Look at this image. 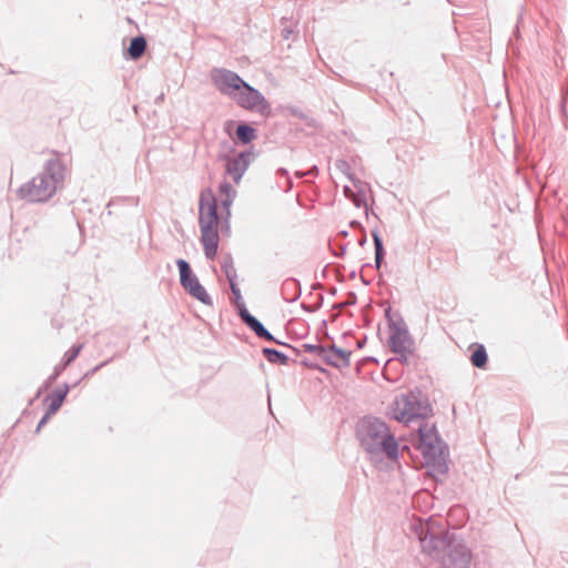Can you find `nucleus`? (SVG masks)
Here are the masks:
<instances>
[{
	"instance_id": "nucleus-23",
	"label": "nucleus",
	"mask_w": 568,
	"mask_h": 568,
	"mask_svg": "<svg viewBox=\"0 0 568 568\" xmlns=\"http://www.w3.org/2000/svg\"><path fill=\"white\" fill-rule=\"evenodd\" d=\"M356 207H366V195L363 189H359L351 200Z\"/></svg>"
},
{
	"instance_id": "nucleus-11",
	"label": "nucleus",
	"mask_w": 568,
	"mask_h": 568,
	"mask_svg": "<svg viewBox=\"0 0 568 568\" xmlns=\"http://www.w3.org/2000/svg\"><path fill=\"white\" fill-rule=\"evenodd\" d=\"M251 153L241 152L240 154L227 159L226 173L232 176L235 183H239L246 172L250 164Z\"/></svg>"
},
{
	"instance_id": "nucleus-18",
	"label": "nucleus",
	"mask_w": 568,
	"mask_h": 568,
	"mask_svg": "<svg viewBox=\"0 0 568 568\" xmlns=\"http://www.w3.org/2000/svg\"><path fill=\"white\" fill-rule=\"evenodd\" d=\"M221 267L227 280L236 278V270L231 255H225L221 260Z\"/></svg>"
},
{
	"instance_id": "nucleus-7",
	"label": "nucleus",
	"mask_w": 568,
	"mask_h": 568,
	"mask_svg": "<svg viewBox=\"0 0 568 568\" xmlns=\"http://www.w3.org/2000/svg\"><path fill=\"white\" fill-rule=\"evenodd\" d=\"M388 345L399 356V361L407 362L413 353L414 339L403 320L389 322Z\"/></svg>"
},
{
	"instance_id": "nucleus-22",
	"label": "nucleus",
	"mask_w": 568,
	"mask_h": 568,
	"mask_svg": "<svg viewBox=\"0 0 568 568\" xmlns=\"http://www.w3.org/2000/svg\"><path fill=\"white\" fill-rule=\"evenodd\" d=\"M220 199L221 197H235L236 191L229 182H222L219 187Z\"/></svg>"
},
{
	"instance_id": "nucleus-12",
	"label": "nucleus",
	"mask_w": 568,
	"mask_h": 568,
	"mask_svg": "<svg viewBox=\"0 0 568 568\" xmlns=\"http://www.w3.org/2000/svg\"><path fill=\"white\" fill-rule=\"evenodd\" d=\"M240 317L256 334L257 337L278 343L274 336L264 327V325L250 312L243 307L240 308Z\"/></svg>"
},
{
	"instance_id": "nucleus-20",
	"label": "nucleus",
	"mask_w": 568,
	"mask_h": 568,
	"mask_svg": "<svg viewBox=\"0 0 568 568\" xmlns=\"http://www.w3.org/2000/svg\"><path fill=\"white\" fill-rule=\"evenodd\" d=\"M372 236H373L374 246H375V264H376V267L379 268L383 257H384V254H385V251H384L383 242H382L378 233L374 231L372 233Z\"/></svg>"
},
{
	"instance_id": "nucleus-1",
	"label": "nucleus",
	"mask_w": 568,
	"mask_h": 568,
	"mask_svg": "<svg viewBox=\"0 0 568 568\" xmlns=\"http://www.w3.org/2000/svg\"><path fill=\"white\" fill-rule=\"evenodd\" d=\"M429 530V524L420 525L417 536L423 551L437 559L440 562L439 568L469 567L471 551L462 539L449 532L436 536Z\"/></svg>"
},
{
	"instance_id": "nucleus-29",
	"label": "nucleus",
	"mask_w": 568,
	"mask_h": 568,
	"mask_svg": "<svg viewBox=\"0 0 568 568\" xmlns=\"http://www.w3.org/2000/svg\"><path fill=\"white\" fill-rule=\"evenodd\" d=\"M307 349L311 352H317V354L321 356V349H325L324 347L316 346V345H308Z\"/></svg>"
},
{
	"instance_id": "nucleus-28",
	"label": "nucleus",
	"mask_w": 568,
	"mask_h": 568,
	"mask_svg": "<svg viewBox=\"0 0 568 568\" xmlns=\"http://www.w3.org/2000/svg\"><path fill=\"white\" fill-rule=\"evenodd\" d=\"M356 192L353 191L349 186H344V194L347 199L352 200L353 195L355 194Z\"/></svg>"
},
{
	"instance_id": "nucleus-13",
	"label": "nucleus",
	"mask_w": 568,
	"mask_h": 568,
	"mask_svg": "<svg viewBox=\"0 0 568 568\" xmlns=\"http://www.w3.org/2000/svg\"><path fill=\"white\" fill-rule=\"evenodd\" d=\"M351 352L332 345L328 348L321 349V356L332 366L345 367L349 364Z\"/></svg>"
},
{
	"instance_id": "nucleus-8",
	"label": "nucleus",
	"mask_w": 568,
	"mask_h": 568,
	"mask_svg": "<svg viewBox=\"0 0 568 568\" xmlns=\"http://www.w3.org/2000/svg\"><path fill=\"white\" fill-rule=\"evenodd\" d=\"M176 265L180 272V282L182 287L194 298L205 305H212V298L199 282V278L192 273L189 263L185 260H178Z\"/></svg>"
},
{
	"instance_id": "nucleus-15",
	"label": "nucleus",
	"mask_w": 568,
	"mask_h": 568,
	"mask_svg": "<svg viewBox=\"0 0 568 568\" xmlns=\"http://www.w3.org/2000/svg\"><path fill=\"white\" fill-rule=\"evenodd\" d=\"M146 48V41L143 37H135L131 40L130 47H129V54L132 59L140 58Z\"/></svg>"
},
{
	"instance_id": "nucleus-17",
	"label": "nucleus",
	"mask_w": 568,
	"mask_h": 568,
	"mask_svg": "<svg viewBox=\"0 0 568 568\" xmlns=\"http://www.w3.org/2000/svg\"><path fill=\"white\" fill-rule=\"evenodd\" d=\"M237 139L243 143H250L255 138V130L246 124H240L236 130Z\"/></svg>"
},
{
	"instance_id": "nucleus-19",
	"label": "nucleus",
	"mask_w": 568,
	"mask_h": 568,
	"mask_svg": "<svg viewBox=\"0 0 568 568\" xmlns=\"http://www.w3.org/2000/svg\"><path fill=\"white\" fill-rule=\"evenodd\" d=\"M487 353L483 345H479L471 354V364L475 367L481 368L487 363Z\"/></svg>"
},
{
	"instance_id": "nucleus-4",
	"label": "nucleus",
	"mask_w": 568,
	"mask_h": 568,
	"mask_svg": "<svg viewBox=\"0 0 568 568\" xmlns=\"http://www.w3.org/2000/svg\"><path fill=\"white\" fill-rule=\"evenodd\" d=\"M199 224L204 254L212 260L219 245L216 199L211 190L201 193L199 203Z\"/></svg>"
},
{
	"instance_id": "nucleus-27",
	"label": "nucleus",
	"mask_w": 568,
	"mask_h": 568,
	"mask_svg": "<svg viewBox=\"0 0 568 568\" xmlns=\"http://www.w3.org/2000/svg\"><path fill=\"white\" fill-rule=\"evenodd\" d=\"M336 165H337V168H338L339 170H342L344 173H347L348 164H347L345 161L339 160V161H337Z\"/></svg>"
},
{
	"instance_id": "nucleus-2",
	"label": "nucleus",
	"mask_w": 568,
	"mask_h": 568,
	"mask_svg": "<svg viewBox=\"0 0 568 568\" xmlns=\"http://www.w3.org/2000/svg\"><path fill=\"white\" fill-rule=\"evenodd\" d=\"M357 436L372 459H397L398 443L385 422L374 417L363 418L357 426Z\"/></svg>"
},
{
	"instance_id": "nucleus-10",
	"label": "nucleus",
	"mask_w": 568,
	"mask_h": 568,
	"mask_svg": "<svg viewBox=\"0 0 568 568\" xmlns=\"http://www.w3.org/2000/svg\"><path fill=\"white\" fill-rule=\"evenodd\" d=\"M211 80L222 94L231 99L234 98L245 82L237 73L223 68H214L211 71Z\"/></svg>"
},
{
	"instance_id": "nucleus-30",
	"label": "nucleus",
	"mask_w": 568,
	"mask_h": 568,
	"mask_svg": "<svg viewBox=\"0 0 568 568\" xmlns=\"http://www.w3.org/2000/svg\"><path fill=\"white\" fill-rule=\"evenodd\" d=\"M65 367H63V363L60 365V366H57L55 367V374L51 377V381L55 379L57 376L61 373L62 369H64Z\"/></svg>"
},
{
	"instance_id": "nucleus-21",
	"label": "nucleus",
	"mask_w": 568,
	"mask_h": 568,
	"mask_svg": "<svg viewBox=\"0 0 568 568\" xmlns=\"http://www.w3.org/2000/svg\"><path fill=\"white\" fill-rule=\"evenodd\" d=\"M82 345L73 346L68 349L63 356V367L69 366L80 354Z\"/></svg>"
},
{
	"instance_id": "nucleus-16",
	"label": "nucleus",
	"mask_w": 568,
	"mask_h": 568,
	"mask_svg": "<svg viewBox=\"0 0 568 568\" xmlns=\"http://www.w3.org/2000/svg\"><path fill=\"white\" fill-rule=\"evenodd\" d=\"M263 355L272 364L286 365L288 362V357L285 354H283L274 348H268V347L263 348Z\"/></svg>"
},
{
	"instance_id": "nucleus-14",
	"label": "nucleus",
	"mask_w": 568,
	"mask_h": 568,
	"mask_svg": "<svg viewBox=\"0 0 568 568\" xmlns=\"http://www.w3.org/2000/svg\"><path fill=\"white\" fill-rule=\"evenodd\" d=\"M68 393H69V386L64 385L63 389H59L54 394L48 396L47 400H49L50 403H49L47 412H49V414H52V415L55 414L59 410V408L62 406Z\"/></svg>"
},
{
	"instance_id": "nucleus-26",
	"label": "nucleus",
	"mask_w": 568,
	"mask_h": 568,
	"mask_svg": "<svg viewBox=\"0 0 568 568\" xmlns=\"http://www.w3.org/2000/svg\"><path fill=\"white\" fill-rule=\"evenodd\" d=\"M51 416H52V414H49V412H45V414L43 415V417L40 419V422L38 424L37 432H39L47 424V422L49 420V418Z\"/></svg>"
},
{
	"instance_id": "nucleus-3",
	"label": "nucleus",
	"mask_w": 568,
	"mask_h": 568,
	"mask_svg": "<svg viewBox=\"0 0 568 568\" xmlns=\"http://www.w3.org/2000/svg\"><path fill=\"white\" fill-rule=\"evenodd\" d=\"M65 172L67 168L59 158L47 160L43 170L19 187V196L29 202L48 201L62 186Z\"/></svg>"
},
{
	"instance_id": "nucleus-31",
	"label": "nucleus",
	"mask_w": 568,
	"mask_h": 568,
	"mask_svg": "<svg viewBox=\"0 0 568 568\" xmlns=\"http://www.w3.org/2000/svg\"><path fill=\"white\" fill-rule=\"evenodd\" d=\"M290 33H291V30H288V29H285V30H284V37H285L286 39L288 38Z\"/></svg>"
},
{
	"instance_id": "nucleus-32",
	"label": "nucleus",
	"mask_w": 568,
	"mask_h": 568,
	"mask_svg": "<svg viewBox=\"0 0 568 568\" xmlns=\"http://www.w3.org/2000/svg\"><path fill=\"white\" fill-rule=\"evenodd\" d=\"M366 244V237H363L361 241H359V245L361 246H364Z\"/></svg>"
},
{
	"instance_id": "nucleus-6",
	"label": "nucleus",
	"mask_w": 568,
	"mask_h": 568,
	"mask_svg": "<svg viewBox=\"0 0 568 568\" xmlns=\"http://www.w3.org/2000/svg\"><path fill=\"white\" fill-rule=\"evenodd\" d=\"M419 450L422 452L427 466L440 474L448 469L446 457L447 450L444 443L436 434L435 426L424 423L418 428Z\"/></svg>"
},
{
	"instance_id": "nucleus-25",
	"label": "nucleus",
	"mask_w": 568,
	"mask_h": 568,
	"mask_svg": "<svg viewBox=\"0 0 568 568\" xmlns=\"http://www.w3.org/2000/svg\"><path fill=\"white\" fill-rule=\"evenodd\" d=\"M235 280L236 278H232V280H227V281L230 283V288H231L233 295L236 297V300H240V298H242V295H241V291H240L237 284L235 283Z\"/></svg>"
},
{
	"instance_id": "nucleus-5",
	"label": "nucleus",
	"mask_w": 568,
	"mask_h": 568,
	"mask_svg": "<svg viewBox=\"0 0 568 568\" xmlns=\"http://www.w3.org/2000/svg\"><path fill=\"white\" fill-rule=\"evenodd\" d=\"M430 413L427 399L419 393L409 392L395 397L389 407V416L400 423L425 419Z\"/></svg>"
},
{
	"instance_id": "nucleus-9",
	"label": "nucleus",
	"mask_w": 568,
	"mask_h": 568,
	"mask_svg": "<svg viewBox=\"0 0 568 568\" xmlns=\"http://www.w3.org/2000/svg\"><path fill=\"white\" fill-rule=\"evenodd\" d=\"M241 108L258 112L260 114H267L271 110L268 102L261 94L260 91L244 82L241 90L232 99Z\"/></svg>"
},
{
	"instance_id": "nucleus-33",
	"label": "nucleus",
	"mask_w": 568,
	"mask_h": 568,
	"mask_svg": "<svg viewBox=\"0 0 568 568\" xmlns=\"http://www.w3.org/2000/svg\"><path fill=\"white\" fill-rule=\"evenodd\" d=\"M351 225H352V226H356V225H359V223H357V222H352V223H351Z\"/></svg>"
},
{
	"instance_id": "nucleus-24",
	"label": "nucleus",
	"mask_w": 568,
	"mask_h": 568,
	"mask_svg": "<svg viewBox=\"0 0 568 568\" xmlns=\"http://www.w3.org/2000/svg\"><path fill=\"white\" fill-rule=\"evenodd\" d=\"M234 199L235 197H221L220 199L221 205L225 210L227 216H230V214H231L230 207H231Z\"/></svg>"
}]
</instances>
